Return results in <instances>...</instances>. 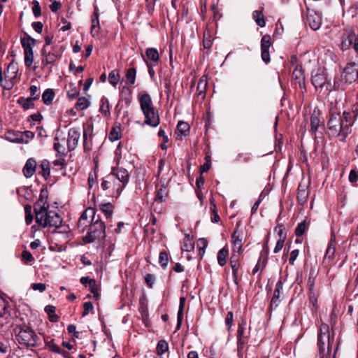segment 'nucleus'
<instances>
[{
  "label": "nucleus",
  "mask_w": 358,
  "mask_h": 358,
  "mask_svg": "<svg viewBox=\"0 0 358 358\" xmlns=\"http://www.w3.org/2000/svg\"><path fill=\"white\" fill-rule=\"evenodd\" d=\"M354 122L351 113L348 111H344L342 116L340 113L330 111L327 122L329 134L334 137H339L340 141H344L351 132V127Z\"/></svg>",
  "instance_id": "f257e3e1"
},
{
  "label": "nucleus",
  "mask_w": 358,
  "mask_h": 358,
  "mask_svg": "<svg viewBox=\"0 0 358 358\" xmlns=\"http://www.w3.org/2000/svg\"><path fill=\"white\" fill-rule=\"evenodd\" d=\"M49 204L42 194L34 205L36 222L43 227H52L58 228L62 222L59 215L53 210H48Z\"/></svg>",
  "instance_id": "f03ea898"
},
{
  "label": "nucleus",
  "mask_w": 358,
  "mask_h": 358,
  "mask_svg": "<svg viewBox=\"0 0 358 358\" xmlns=\"http://www.w3.org/2000/svg\"><path fill=\"white\" fill-rule=\"evenodd\" d=\"M141 110L145 116L144 124L153 127L160 123L158 111L153 106L151 96L148 93H143L139 96Z\"/></svg>",
  "instance_id": "7ed1b4c3"
},
{
  "label": "nucleus",
  "mask_w": 358,
  "mask_h": 358,
  "mask_svg": "<svg viewBox=\"0 0 358 358\" xmlns=\"http://www.w3.org/2000/svg\"><path fill=\"white\" fill-rule=\"evenodd\" d=\"M333 338H331L329 327L327 324L322 323L318 334L317 345L320 358H334L336 350L331 356Z\"/></svg>",
  "instance_id": "20e7f679"
},
{
  "label": "nucleus",
  "mask_w": 358,
  "mask_h": 358,
  "mask_svg": "<svg viewBox=\"0 0 358 358\" xmlns=\"http://www.w3.org/2000/svg\"><path fill=\"white\" fill-rule=\"evenodd\" d=\"M13 331L16 340L20 345L27 348L36 346L38 338L31 327L27 325H17Z\"/></svg>",
  "instance_id": "39448f33"
},
{
  "label": "nucleus",
  "mask_w": 358,
  "mask_h": 358,
  "mask_svg": "<svg viewBox=\"0 0 358 358\" xmlns=\"http://www.w3.org/2000/svg\"><path fill=\"white\" fill-rule=\"evenodd\" d=\"M105 225L99 217H93L91 220V223L89 226V231L87 236L85 237V241L87 243L94 241H101L104 239L105 234Z\"/></svg>",
  "instance_id": "423d86ee"
},
{
  "label": "nucleus",
  "mask_w": 358,
  "mask_h": 358,
  "mask_svg": "<svg viewBox=\"0 0 358 358\" xmlns=\"http://www.w3.org/2000/svg\"><path fill=\"white\" fill-rule=\"evenodd\" d=\"M113 178H116L122 183L121 186L117 187L120 189L121 188H124L127 185L129 180V174L128 171L124 168L114 167L112 169L110 173L103 178V186L107 183H112Z\"/></svg>",
  "instance_id": "0eeeda50"
},
{
  "label": "nucleus",
  "mask_w": 358,
  "mask_h": 358,
  "mask_svg": "<svg viewBox=\"0 0 358 358\" xmlns=\"http://www.w3.org/2000/svg\"><path fill=\"white\" fill-rule=\"evenodd\" d=\"M22 45L24 52V63L28 67L31 66L34 61L33 47L35 45V40L30 36L21 40Z\"/></svg>",
  "instance_id": "6e6552de"
},
{
  "label": "nucleus",
  "mask_w": 358,
  "mask_h": 358,
  "mask_svg": "<svg viewBox=\"0 0 358 358\" xmlns=\"http://www.w3.org/2000/svg\"><path fill=\"white\" fill-rule=\"evenodd\" d=\"M342 80L345 83H352L358 78V64L354 62L347 64L342 73Z\"/></svg>",
  "instance_id": "1a4fd4ad"
},
{
  "label": "nucleus",
  "mask_w": 358,
  "mask_h": 358,
  "mask_svg": "<svg viewBox=\"0 0 358 358\" xmlns=\"http://www.w3.org/2000/svg\"><path fill=\"white\" fill-rule=\"evenodd\" d=\"M246 321L242 320L238 324L237 330V346L238 350H242L246 343V340L249 336V332L246 329Z\"/></svg>",
  "instance_id": "9d476101"
},
{
  "label": "nucleus",
  "mask_w": 358,
  "mask_h": 358,
  "mask_svg": "<svg viewBox=\"0 0 358 358\" xmlns=\"http://www.w3.org/2000/svg\"><path fill=\"white\" fill-rule=\"evenodd\" d=\"M42 55L44 57L43 59V64H52L61 57V53L56 48H52V50L47 52L45 47L42 49Z\"/></svg>",
  "instance_id": "9b49d317"
},
{
  "label": "nucleus",
  "mask_w": 358,
  "mask_h": 358,
  "mask_svg": "<svg viewBox=\"0 0 358 358\" xmlns=\"http://www.w3.org/2000/svg\"><path fill=\"white\" fill-rule=\"evenodd\" d=\"M80 138V131L78 129L71 128L68 132L67 147L69 151L74 150Z\"/></svg>",
  "instance_id": "f8f14e48"
},
{
  "label": "nucleus",
  "mask_w": 358,
  "mask_h": 358,
  "mask_svg": "<svg viewBox=\"0 0 358 358\" xmlns=\"http://www.w3.org/2000/svg\"><path fill=\"white\" fill-rule=\"evenodd\" d=\"M271 45V36L269 35L263 36L261 40V57L266 64L270 62L269 48Z\"/></svg>",
  "instance_id": "ddd939ff"
},
{
  "label": "nucleus",
  "mask_w": 358,
  "mask_h": 358,
  "mask_svg": "<svg viewBox=\"0 0 358 358\" xmlns=\"http://www.w3.org/2000/svg\"><path fill=\"white\" fill-rule=\"evenodd\" d=\"M17 72V67L16 64L10 63L8 66L6 72H5L6 79H8V81H6V85L4 87V89L10 90L13 87V80L16 78Z\"/></svg>",
  "instance_id": "4468645a"
},
{
  "label": "nucleus",
  "mask_w": 358,
  "mask_h": 358,
  "mask_svg": "<svg viewBox=\"0 0 358 358\" xmlns=\"http://www.w3.org/2000/svg\"><path fill=\"white\" fill-rule=\"evenodd\" d=\"M239 254L233 253L230 257L229 264L232 270L233 279L235 284L238 285V273L241 268V264L239 262Z\"/></svg>",
  "instance_id": "2eb2a0df"
},
{
  "label": "nucleus",
  "mask_w": 358,
  "mask_h": 358,
  "mask_svg": "<svg viewBox=\"0 0 358 358\" xmlns=\"http://www.w3.org/2000/svg\"><path fill=\"white\" fill-rule=\"evenodd\" d=\"M306 20L310 27L313 30H317L322 24V18L320 14L312 10L308 12Z\"/></svg>",
  "instance_id": "dca6fc26"
},
{
  "label": "nucleus",
  "mask_w": 358,
  "mask_h": 358,
  "mask_svg": "<svg viewBox=\"0 0 358 358\" xmlns=\"http://www.w3.org/2000/svg\"><path fill=\"white\" fill-rule=\"evenodd\" d=\"M232 249L234 252L238 254L243 247V234L236 229L231 236Z\"/></svg>",
  "instance_id": "f3484780"
},
{
  "label": "nucleus",
  "mask_w": 358,
  "mask_h": 358,
  "mask_svg": "<svg viewBox=\"0 0 358 358\" xmlns=\"http://www.w3.org/2000/svg\"><path fill=\"white\" fill-rule=\"evenodd\" d=\"M309 195L308 185L301 182L298 187L297 200L301 205L307 202Z\"/></svg>",
  "instance_id": "a211bd4d"
},
{
  "label": "nucleus",
  "mask_w": 358,
  "mask_h": 358,
  "mask_svg": "<svg viewBox=\"0 0 358 358\" xmlns=\"http://www.w3.org/2000/svg\"><path fill=\"white\" fill-rule=\"evenodd\" d=\"M327 83V77L323 71H317L312 76V83L315 88H322Z\"/></svg>",
  "instance_id": "6ab92c4d"
},
{
  "label": "nucleus",
  "mask_w": 358,
  "mask_h": 358,
  "mask_svg": "<svg viewBox=\"0 0 358 358\" xmlns=\"http://www.w3.org/2000/svg\"><path fill=\"white\" fill-rule=\"evenodd\" d=\"M100 31L98 8H94V11L91 20V34L93 37L97 36Z\"/></svg>",
  "instance_id": "aec40b11"
},
{
  "label": "nucleus",
  "mask_w": 358,
  "mask_h": 358,
  "mask_svg": "<svg viewBox=\"0 0 358 358\" xmlns=\"http://www.w3.org/2000/svg\"><path fill=\"white\" fill-rule=\"evenodd\" d=\"M36 160L33 158H29L27 161L22 170L24 176L27 178H31L36 171Z\"/></svg>",
  "instance_id": "412c9836"
},
{
  "label": "nucleus",
  "mask_w": 358,
  "mask_h": 358,
  "mask_svg": "<svg viewBox=\"0 0 358 358\" xmlns=\"http://www.w3.org/2000/svg\"><path fill=\"white\" fill-rule=\"evenodd\" d=\"M121 184L122 183L120 182L116 178H113L112 183H107L105 186H103L104 184L103 180L101 184V186L103 190L110 189L113 191V194L115 193V196L117 197L120 196L122 191L124 189V188H121L120 189L117 188L119 186H121Z\"/></svg>",
  "instance_id": "4be33fe9"
},
{
  "label": "nucleus",
  "mask_w": 358,
  "mask_h": 358,
  "mask_svg": "<svg viewBox=\"0 0 358 358\" xmlns=\"http://www.w3.org/2000/svg\"><path fill=\"white\" fill-rule=\"evenodd\" d=\"M89 217H90L91 220L93 217H95V212L94 208H89L83 213L78 220V227H82L83 226H85Z\"/></svg>",
  "instance_id": "5701e85b"
},
{
  "label": "nucleus",
  "mask_w": 358,
  "mask_h": 358,
  "mask_svg": "<svg viewBox=\"0 0 358 358\" xmlns=\"http://www.w3.org/2000/svg\"><path fill=\"white\" fill-rule=\"evenodd\" d=\"M355 34L353 32L348 33L345 37L343 36L341 43L342 49L343 50L349 49L353 45V41H355Z\"/></svg>",
  "instance_id": "b1692460"
},
{
  "label": "nucleus",
  "mask_w": 358,
  "mask_h": 358,
  "mask_svg": "<svg viewBox=\"0 0 358 358\" xmlns=\"http://www.w3.org/2000/svg\"><path fill=\"white\" fill-rule=\"evenodd\" d=\"M229 255V250L224 247L219 250L217 255V263L220 266H224L227 263V258Z\"/></svg>",
  "instance_id": "393cba45"
},
{
  "label": "nucleus",
  "mask_w": 358,
  "mask_h": 358,
  "mask_svg": "<svg viewBox=\"0 0 358 358\" xmlns=\"http://www.w3.org/2000/svg\"><path fill=\"white\" fill-rule=\"evenodd\" d=\"M293 78L296 80L301 86L304 83V73L301 66H296L292 73Z\"/></svg>",
  "instance_id": "a878e982"
},
{
  "label": "nucleus",
  "mask_w": 358,
  "mask_h": 358,
  "mask_svg": "<svg viewBox=\"0 0 358 358\" xmlns=\"http://www.w3.org/2000/svg\"><path fill=\"white\" fill-rule=\"evenodd\" d=\"M101 105L100 106V113L104 117H108L110 115L109 101L107 98L103 97L101 100Z\"/></svg>",
  "instance_id": "bb28decb"
},
{
  "label": "nucleus",
  "mask_w": 358,
  "mask_h": 358,
  "mask_svg": "<svg viewBox=\"0 0 358 358\" xmlns=\"http://www.w3.org/2000/svg\"><path fill=\"white\" fill-rule=\"evenodd\" d=\"M252 17L257 25L261 27H265L266 22L262 10H255L252 13Z\"/></svg>",
  "instance_id": "cd10ccee"
},
{
  "label": "nucleus",
  "mask_w": 358,
  "mask_h": 358,
  "mask_svg": "<svg viewBox=\"0 0 358 358\" xmlns=\"http://www.w3.org/2000/svg\"><path fill=\"white\" fill-rule=\"evenodd\" d=\"M55 98V93L52 89H46L42 94V99L45 104H50Z\"/></svg>",
  "instance_id": "c85d7f7f"
},
{
  "label": "nucleus",
  "mask_w": 358,
  "mask_h": 358,
  "mask_svg": "<svg viewBox=\"0 0 358 358\" xmlns=\"http://www.w3.org/2000/svg\"><path fill=\"white\" fill-rule=\"evenodd\" d=\"M189 126L187 122L180 121L178 123L177 132H178V135L180 134L181 136H186L189 134Z\"/></svg>",
  "instance_id": "c756f323"
},
{
  "label": "nucleus",
  "mask_w": 358,
  "mask_h": 358,
  "mask_svg": "<svg viewBox=\"0 0 358 358\" xmlns=\"http://www.w3.org/2000/svg\"><path fill=\"white\" fill-rule=\"evenodd\" d=\"M194 248V243L192 238L190 237L189 235H186L183 241L182 246L181 248L182 250L189 252L193 250Z\"/></svg>",
  "instance_id": "7c9ffc66"
},
{
  "label": "nucleus",
  "mask_w": 358,
  "mask_h": 358,
  "mask_svg": "<svg viewBox=\"0 0 358 358\" xmlns=\"http://www.w3.org/2000/svg\"><path fill=\"white\" fill-rule=\"evenodd\" d=\"M99 208L107 219L111 217L113 212V206L110 203L100 204Z\"/></svg>",
  "instance_id": "2f4dec72"
},
{
  "label": "nucleus",
  "mask_w": 358,
  "mask_h": 358,
  "mask_svg": "<svg viewBox=\"0 0 358 358\" xmlns=\"http://www.w3.org/2000/svg\"><path fill=\"white\" fill-rule=\"evenodd\" d=\"M120 78V75L119 71H117V70H113L112 71L110 72V73L108 75L109 83L115 87L119 83Z\"/></svg>",
  "instance_id": "473e14b6"
},
{
  "label": "nucleus",
  "mask_w": 358,
  "mask_h": 358,
  "mask_svg": "<svg viewBox=\"0 0 358 358\" xmlns=\"http://www.w3.org/2000/svg\"><path fill=\"white\" fill-rule=\"evenodd\" d=\"M169 350V344L165 340H160L157 345L156 351L158 355L162 356Z\"/></svg>",
  "instance_id": "72a5a7b5"
},
{
  "label": "nucleus",
  "mask_w": 358,
  "mask_h": 358,
  "mask_svg": "<svg viewBox=\"0 0 358 358\" xmlns=\"http://www.w3.org/2000/svg\"><path fill=\"white\" fill-rule=\"evenodd\" d=\"M90 102L86 97H80L77 101L75 108L77 110H83L90 106Z\"/></svg>",
  "instance_id": "f704fd0d"
},
{
  "label": "nucleus",
  "mask_w": 358,
  "mask_h": 358,
  "mask_svg": "<svg viewBox=\"0 0 358 358\" xmlns=\"http://www.w3.org/2000/svg\"><path fill=\"white\" fill-rule=\"evenodd\" d=\"M145 55L149 59L153 62H157L159 59V52L156 48H148L145 51Z\"/></svg>",
  "instance_id": "c9c22d12"
},
{
  "label": "nucleus",
  "mask_w": 358,
  "mask_h": 358,
  "mask_svg": "<svg viewBox=\"0 0 358 358\" xmlns=\"http://www.w3.org/2000/svg\"><path fill=\"white\" fill-rule=\"evenodd\" d=\"M136 71L134 68H130L126 73V82L130 85H134L136 81Z\"/></svg>",
  "instance_id": "e433bc0d"
},
{
  "label": "nucleus",
  "mask_w": 358,
  "mask_h": 358,
  "mask_svg": "<svg viewBox=\"0 0 358 358\" xmlns=\"http://www.w3.org/2000/svg\"><path fill=\"white\" fill-rule=\"evenodd\" d=\"M321 125H322V123L321 122L319 117L315 115H313L310 117L311 131L315 133Z\"/></svg>",
  "instance_id": "4c0bfd02"
},
{
  "label": "nucleus",
  "mask_w": 358,
  "mask_h": 358,
  "mask_svg": "<svg viewBox=\"0 0 358 358\" xmlns=\"http://www.w3.org/2000/svg\"><path fill=\"white\" fill-rule=\"evenodd\" d=\"M40 167L41 169V175L43 176V177L45 178H48L50 173L49 162L48 160L42 161L40 164Z\"/></svg>",
  "instance_id": "58836bf2"
},
{
  "label": "nucleus",
  "mask_w": 358,
  "mask_h": 358,
  "mask_svg": "<svg viewBox=\"0 0 358 358\" xmlns=\"http://www.w3.org/2000/svg\"><path fill=\"white\" fill-rule=\"evenodd\" d=\"M45 347L52 352L58 354L61 350L60 348L55 343L53 339L45 340Z\"/></svg>",
  "instance_id": "ea45409f"
},
{
  "label": "nucleus",
  "mask_w": 358,
  "mask_h": 358,
  "mask_svg": "<svg viewBox=\"0 0 358 358\" xmlns=\"http://www.w3.org/2000/svg\"><path fill=\"white\" fill-rule=\"evenodd\" d=\"M336 251V248L334 245L332 243H330L327 247L325 255H324V259H329L331 260L334 259V254Z\"/></svg>",
  "instance_id": "a19ab883"
},
{
  "label": "nucleus",
  "mask_w": 358,
  "mask_h": 358,
  "mask_svg": "<svg viewBox=\"0 0 358 358\" xmlns=\"http://www.w3.org/2000/svg\"><path fill=\"white\" fill-rule=\"evenodd\" d=\"M122 99L125 101L127 103H130L131 101V90L128 87H123L122 90Z\"/></svg>",
  "instance_id": "79ce46f5"
},
{
  "label": "nucleus",
  "mask_w": 358,
  "mask_h": 358,
  "mask_svg": "<svg viewBox=\"0 0 358 358\" xmlns=\"http://www.w3.org/2000/svg\"><path fill=\"white\" fill-rule=\"evenodd\" d=\"M88 285H89L91 292L94 294V298L97 299L99 296V287L96 282V280L92 279Z\"/></svg>",
  "instance_id": "37998d69"
},
{
  "label": "nucleus",
  "mask_w": 358,
  "mask_h": 358,
  "mask_svg": "<svg viewBox=\"0 0 358 358\" xmlns=\"http://www.w3.org/2000/svg\"><path fill=\"white\" fill-rule=\"evenodd\" d=\"M224 322L227 327V331H230L231 327L234 325V314L232 311H229L227 313Z\"/></svg>",
  "instance_id": "c03bdc74"
},
{
  "label": "nucleus",
  "mask_w": 358,
  "mask_h": 358,
  "mask_svg": "<svg viewBox=\"0 0 358 358\" xmlns=\"http://www.w3.org/2000/svg\"><path fill=\"white\" fill-rule=\"evenodd\" d=\"M120 129L113 127L109 134L108 138L110 141H115L120 139Z\"/></svg>",
  "instance_id": "a18cd8bd"
},
{
  "label": "nucleus",
  "mask_w": 358,
  "mask_h": 358,
  "mask_svg": "<svg viewBox=\"0 0 358 358\" xmlns=\"http://www.w3.org/2000/svg\"><path fill=\"white\" fill-rule=\"evenodd\" d=\"M169 262L168 254L165 251H162L159 256V263L163 268H166Z\"/></svg>",
  "instance_id": "49530a36"
},
{
  "label": "nucleus",
  "mask_w": 358,
  "mask_h": 358,
  "mask_svg": "<svg viewBox=\"0 0 358 358\" xmlns=\"http://www.w3.org/2000/svg\"><path fill=\"white\" fill-rule=\"evenodd\" d=\"M307 229L306 221H303L298 224L296 229H295V234L297 236H301L306 231Z\"/></svg>",
  "instance_id": "de8ad7c7"
},
{
  "label": "nucleus",
  "mask_w": 358,
  "mask_h": 358,
  "mask_svg": "<svg viewBox=\"0 0 358 358\" xmlns=\"http://www.w3.org/2000/svg\"><path fill=\"white\" fill-rule=\"evenodd\" d=\"M250 157H251V153L250 152H241L239 153L237 157H236V160L238 162H248L250 159Z\"/></svg>",
  "instance_id": "09e8293b"
},
{
  "label": "nucleus",
  "mask_w": 358,
  "mask_h": 358,
  "mask_svg": "<svg viewBox=\"0 0 358 358\" xmlns=\"http://www.w3.org/2000/svg\"><path fill=\"white\" fill-rule=\"evenodd\" d=\"M207 86V80L205 78L202 77L198 83L197 90L199 91V94L201 95L205 93V90Z\"/></svg>",
  "instance_id": "8fccbe9b"
},
{
  "label": "nucleus",
  "mask_w": 358,
  "mask_h": 358,
  "mask_svg": "<svg viewBox=\"0 0 358 358\" xmlns=\"http://www.w3.org/2000/svg\"><path fill=\"white\" fill-rule=\"evenodd\" d=\"M33 101L34 100H32L30 98L24 99V98L22 97V98L19 99L18 103L22 105V107L24 108V109L27 110V109L29 108V107L31 106L34 105Z\"/></svg>",
  "instance_id": "3c124183"
},
{
  "label": "nucleus",
  "mask_w": 358,
  "mask_h": 358,
  "mask_svg": "<svg viewBox=\"0 0 358 358\" xmlns=\"http://www.w3.org/2000/svg\"><path fill=\"white\" fill-rule=\"evenodd\" d=\"M33 7L32 11L36 17H38L41 15V9L39 5V3L37 0H34L32 1Z\"/></svg>",
  "instance_id": "603ef678"
},
{
  "label": "nucleus",
  "mask_w": 358,
  "mask_h": 358,
  "mask_svg": "<svg viewBox=\"0 0 358 358\" xmlns=\"http://www.w3.org/2000/svg\"><path fill=\"white\" fill-rule=\"evenodd\" d=\"M30 95L29 97L32 100H37L40 97V93L38 92V89L36 85H31L29 88Z\"/></svg>",
  "instance_id": "864d4df0"
},
{
  "label": "nucleus",
  "mask_w": 358,
  "mask_h": 358,
  "mask_svg": "<svg viewBox=\"0 0 358 358\" xmlns=\"http://www.w3.org/2000/svg\"><path fill=\"white\" fill-rule=\"evenodd\" d=\"M266 266V261L264 259H262V257H259L256 266L252 270V273L255 275L259 270H262Z\"/></svg>",
  "instance_id": "5fc2aeb1"
},
{
  "label": "nucleus",
  "mask_w": 358,
  "mask_h": 358,
  "mask_svg": "<svg viewBox=\"0 0 358 358\" xmlns=\"http://www.w3.org/2000/svg\"><path fill=\"white\" fill-rule=\"evenodd\" d=\"M22 259L26 262H32L34 261L33 255L27 250H24L22 253Z\"/></svg>",
  "instance_id": "6e6d98bb"
},
{
  "label": "nucleus",
  "mask_w": 358,
  "mask_h": 358,
  "mask_svg": "<svg viewBox=\"0 0 358 358\" xmlns=\"http://www.w3.org/2000/svg\"><path fill=\"white\" fill-rule=\"evenodd\" d=\"M280 294L273 292V295L271 301V307H274L275 308L278 306L279 303L280 301Z\"/></svg>",
  "instance_id": "4d7b16f0"
},
{
  "label": "nucleus",
  "mask_w": 358,
  "mask_h": 358,
  "mask_svg": "<svg viewBox=\"0 0 358 358\" xmlns=\"http://www.w3.org/2000/svg\"><path fill=\"white\" fill-rule=\"evenodd\" d=\"M145 280L148 286L152 288L155 281V277L153 274L148 273L145 277Z\"/></svg>",
  "instance_id": "13d9d810"
},
{
  "label": "nucleus",
  "mask_w": 358,
  "mask_h": 358,
  "mask_svg": "<svg viewBox=\"0 0 358 358\" xmlns=\"http://www.w3.org/2000/svg\"><path fill=\"white\" fill-rule=\"evenodd\" d=\"M31 288L34 290H38L40 292H44L45 290L46 286H45V285L44 283H41V282L34 283V284L31 285Z\"/></svg>",
  "instance_id": "bf43d9fd"
},
{
  "label": "nucleus",
  "mask_w": 358,
  "mask_h": 358,
  "mask_svg": "<svg viewBox=\"0 0 358 358\" xmlns=\"http://www.w3.org/2000/svg\"><path fill=\"white\" fill-rule=\"evenodd\" d=\"M164 190L162 188H160L157 190V194L155 198V201L162 203L164 201Z\"/></svg>",
  "instance_id": "052dcab7"
},
{
  "label": "nucleus",
  "mask_w": 358,
  "mask_h": 358,
  "mask_svg": "<svg viewBox=\"0 0 358 358\" xmlns=\"http://www.w3.org/2000/svg\"><path fill=\"white\" fill-rule=\"evenodd\" d=\"M299 251L298 250H294L290 253V257L289 259V263L291 265H294L295 260L296 259L297 257L299 256Z\"/></svg>",
  "instance_id": "680f3d73"
},
{
  "label": "nucleus",
  "mask_w": 358,
  "mask_h": 358,
  "mask_svg": "<svg viewBox=\"0 0 358 358\" xmlns=\"http://www.w3.org/2000/svg\"><path fill=\"white\" fill-rule=\"evenodd\" d=\"M349 180L352 183H355L358 180V172L356 170H352L350 172Z\"/></svg>",
  "instance_id": "e2e57ef3"
},
{
  "label": "nucleus",
  "mask_w": 358,
  "mask_h": 358,
  "mask_svg": "<svg viewBox=\"0 0 358 358\" xmlns=\"http://www.w3.org/2000/svg\"><path fill=\"white\" fill-rule=\"evenodd\" d=\"M84 310L83 313V316L87 315L90 310L93 309V305L91 302H85L83 305Z\"/></svg>",
  "instance_id": "0e129e2a"
},
{
  "label": "nucleus",
  "mask_w": 358,
  "mask_h": 358,
  "mask_svg": "<svg viewBox=\"0 0 358 358\" xmlns=\"http://www.w3.org/2000/svg\"><path fill=\"white\" fill-rule=\"evenodd\" d=\"M284 242H285V238H280V240H278L277 241L274 250H273V252L275 253H278V252H279L282 250V247L284 245Z\"/></svg>",
  "instance_id": "69168bd1"
},
{
  "label": "nucleus",
  "mask_w": 358,
  "mask_h": 358,
  "mask_svg": "<svg viewBox=\"0 0 358 358\" xmlns=\"http://www.w3.org/2000/svg\"><path fill=\"white\" fill-rule=\"evenodd\" d=\"M32 27L36 32L41 33L43 31V25L41 22H34L32 23Z\"/></svg>",
  "instance_id": "338daca9"
},
{
  "label": "nucleus",
  "mask_w": 358,
  "mask_h": 358,
  "mask_svg": "<svg viewBox=\"0 0 358 358\" xmlns=\"http://www.w3.org/2000/svg\"><path fill=\"white\" fill-rule=\"evenodd\" d=\"M61 3L57 1H52L50 5V8L54 13H56L61 7Z\"/></svg>",
  "instance_id": "774afa93"
}]
</instances>
